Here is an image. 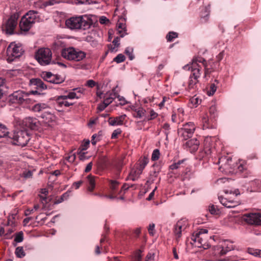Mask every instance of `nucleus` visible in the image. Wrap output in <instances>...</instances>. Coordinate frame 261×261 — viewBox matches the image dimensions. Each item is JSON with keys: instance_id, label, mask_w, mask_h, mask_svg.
Masks as SVG:
<instances>
[{"instance_id": "412c9836", "label": "nucleus", "mask_w": 261, "mask_h": 261, "mask_svg": "<svg viewBox=\"0 0 261 261\" xmlns=\"http://www.w3.org/2000/svg\"><path fill=\"white\" fill-rule=\"evenodd\" d=\"M26 19V20L32 24H34L36 21H38L39 19L38 13L36 11L30 10L22 17Z\"/></svg>"}, {"instance_id": "f257e3e1", "label": "nucleus", "mask_w": 261, "mask_h": 261, "mask_svg": "<svg viewBox=\"0 0 261 261\" xmlns=\"http://www.w3.org/2000/svg\"><path fill=\"white\" fill-rule=\"evenodd\" d=\"M37 91H31L29 92L22 90H18L14 92L9 96V101L12 103L19 104L25 107L31 109L30 105L35 102L31 96L32 94H37ZM48 108V106L44 103L35 104L31 108V110L35 112H40Z\"/></svg>"}, {"instance_id": "a878e982", "label": "nucleus", "mask_w": 261, "mask_h": 261, "mask_svg": "<svg viewBox=\"0 0 261 261\" xmlns=\"http://www.w3.org/2000/svg\"><path fill=\"white\" fill-rule=\"evenodd\" d=\"M30 84L32 86H36L37 89H40L41 90L46 89V86L44 84L43 81L40 79H32L30 80Z\"/></svg>"}, {"instance_id": "e433bc0d", "label": "nucleus", "mask_w": 261, "mask_h": 261, "mask_svg": "<svg viewBox=\"0 0 261 261\" xmlns=\"http://www.w3.org/2000/svg\"><path fill=\"white\" fill-rule=\"evenodd\" d=\"M240 204L239 201L234 200H229L227 203L225 204V207L227 208H233Z\"/></svg>"}, {"instance_id": "09e8293b", "label": "nucleus", "mask_w": 261, "mask_h": 261, "mask_svg": "<svg viewBox=\"0 0 261 261\" xmlns=\"http://www.w3.org/2000/svg\"><path fill=\"white\" fill-rule=\"evenodd\" d=\"M184 162V160H179L177 162L172 164L169 166V169L171 170H175L178 169L180 167L179 166L183 163Z\"/></svg>"}, {"instance_id": "49530a36", "label": "nucleus", "mask_w": 261, "mask_h": 261, "mask_svg": "<svg viewBox=\"0 0 261 261\" xmlns=\"http://www.w3.org/2000/svg\"><path fill=\"white\" fill-rule=\"evenodd\" d=\"M209 113L211 118H215L217 116V109L215 106H212L209 109Z\"/></svg>"}, {"instance_id": "bf43d9fd", "label": "nucleus", "mask_w": 261, "mask_h": 261, "mask_svg": "<svg viewBox=\"0 0 261 261\" xmlns=\"http://www.w3.org/2000/svg\"><path fill=\"white\" fill-rule=\"evenodd\" d=\"M236 168L240 172H243L245 170H247L246 166L242 164H240L239 165L236 164Z\"/></svg>"}, {"instance_id": "a211bd4d", "label": "nucleus", "mask_w": 261, "mask_h": 261, "mask_svg": "<svg viewBox=\"0 0 261 261\" xmlns=\"http://www.w3.org/2000/svg\"><path fill=\"white\" fill-rule=\"evenodd\" d=\"M219 66V62L208 61L204 66V77H206L209 76L211 73L217 70Z\"/></svg>"}, {"instance_id": "f3484780", "label": "nucleus", "mask_w": 261, "mask_h": 261, "mask_svg": "<svg viewBox=\"0 0 261 261\" xmlns=\"http://www.w3.org/2000/svg\"><path fill=\"white\" fill-rule=\"evenodd\" d=\"M212 144L211 143V137H206L204 140L203 149L199 153L200 158H203L210 155L212 153Z\"/></svg>"}, {"instance_id": "39448f33", "label": "nucleus", "mask_w": 261, "mask_h": 261, "mask_svg": "<svg viewBox=\"0 0 261 261\" xmlns=\"http://www.w3.org/2000/svg\"><path fill=\"white\" fill-rule=\"evenodd\" d=\"M218 164L219 169L225 174L232 173L234 172L236 163L229 157L222 156L219 159Z\"/></svg>"}, {"instance_id": "4be33fe9", "label": "nucleus", "mask_w": 261, "mask_h": 261, "mask_svg": "<svg viewBox=\"0 0 261 261\" xmlns=\"http://www.w3.org/2000/svg\"><path fill=\"white\" fill-rule=\"evenodd\" d=\"M26 19V20L32 24H34L36 21H38L39 19L38 13L36 11L30 10L22 17Z\"/></svg>"}, {"instance_id": "f8f14e48", "label": "nucleus", "mask_w": 261, "mask_h": 261, "mask_svg": "<svg viewBox=\"0 0 261 261\" xmlns=\"http://www.w3.org/2000/svg\"><path fill=\"white\" fill-rule=\"evenodd\" d=\"M117 33L119 35V37H115V47H118L120 43H119L120 38L124 37L127 34L126 29V20L123 17H120L117 21Z\"/></svg>"}, {"instance_id": "dca6fc26", "label": "nucleus", "mask_w": 261, "mask_h": 261, "mask_svg": "<svg viewBox=\"0 0 261 261\" xmlns=\"http://www.w3.org/2000/svg\"><path fill=\"white\" fill-rule=\"evenodd\" d=\"M55 103V107L56 110L58 111L61 112L62 110L60 109L64 106L66 107H68L70 106H72L73 105V103L69 102L66 101L67 99L66 96L63 95L59 96L57 97H54Z\"/></svg>"}, {"instance_id": "aec40b11", "label": "nucleus", "mask_w": 261, "mask_h": 261, "mask_svg": "<svg viewBox=\"0 0 261 261\" xmlns=\"http://www.w3.org/2000/svg\"><path fill=\"white\" fill-rule=\"evenodd\" d=\"M187 222L182 220L177 221L174 227V233L177 238H179L181 235V232L184 230L187 227Z\"/></svg>"}, {"instance_id": "5701e85b", "label": "nucleus", "mask_w": 261, "mask_h": 261, "mask_svg": "<svg viewBox=\"0 0 261 261\" xmlns=\"http://www.w3.org/2000/svg\"><path fill=\"white\" fill-rule=\"evenodd\" d=\"M109 188L108 189L105 193L103 194H98L100 197H104L107 199H109L111 200L113 199L114 198V180H109ZM95 195H97L95 194Z\"/></svg>"}, {"instance_id": "2f4dec72", "label": "nucleus", "mask_w": 261, "mask_h": 261, "mask_svg": "<svg viewBox=\"0 0 261 261\" xmlns=\"http://www.w3.org/2000/svg\"><path fill=\"white\" fill-rule=\"evenodd\" d=\"M219 84V82L217 80L214 81V83H212L210 85V90L208 92V95L209 96L213 95L215 92L216 91L217 89V85Z\"/></svg>"}, {"instance_id": "20e7f679", "label": "nucleus", "mask_w": 261, "mask_h": 261, "mask_svg": "<svg viewBox=\"0 0 261 261\" xmlns=\"http://www.w3.org/2000/svg\"><path fill=\"white\" fill-rule=\"evenodd\" d=\"M62 56L69 60H75L80 61L86 57L85 52L76 49L73 47H68L62 49L61 51Z\"/></svg>"}, {"instance_id": "603ef678", "label": "nucleus", "mask_w": 261, "mask_h": 261, "mask_svg": "<svg viewBox=\"0 0 261 261\" xmlns=\"http://www.w3.org/2000/svg\"><path fill=\"white\" fill-rule=\"evenodd\" d=\"M5 79L0 78V99H1L4 94V88L5 87Z\"/></svg>"}, {"instance_id": "473e14b6", "label": "nucleus", "mask_w": 261, "mask_h": 261, "mask_svg": "<svg viewBox=\"0 0 261 261\" xmlns=\"http://www.w3.org/2000/svg\"><path fill=\"white\" fill-rule=\"evenodd\" d=\"M116 98L118 99L119 102L115 104V106H124L128 103L127 101L123 96L118 95L116 92H115V98Z\"/></svg>"}, {"instance_id": "1a4fd4ad", "label": "nucleus", "mask_w": 261, "mask_h": 261, "mask_svg": "<svg viewBox=\"0 0 261 261\" xmlns=\"http://www.w3.org/2000/svg\"><path fill=\"white\" fill-rule=\"evenodd\" d=\"M196 126L193 122H189L183 125L181 128L178 129V135L184 140L191 138L194 133Z\"/></svg>"}, {"instance_id": "a18cd8bd", "label": "nucleus", "mask_w": 261, "mask_h": 261, "mask_svg": "<svg viewBox=\"0 0 261 261\" xmlns=\"http://www.w3.org/2000/svg\"><path fill=\"white\" fill-rule=\"evenodd\" d=\"M248 252L255 256L261 257V250L249 249Z\"/></svg>"}, {"instance_id": "338daca9", "label": "nucleus", "mask_w": 261, "mask_h": 261, "mask_svg": "<svg viewBox=\"0 0 261 261\" xmlns=\"http://www.w3.org/2000/svg\"><path fill=\"white\" fill-rule=\"evenodd\" d=\"M202 122L203 123V127L208 128H209V120L206 117H203L202 118Z\"/></svg>"}, {"instance_id": "6e6d98bb", "label": "nucleus", "mask_w": 261, "mask_h": 261, "mask_svg": "<svg viewBox=\"0 0 261 261\" xmlns=\"http://www.w3.org/2000/svg\"><path fill=\"white\" fill-rule=\"evenodd\" d=\"M155 225L154 223H151L149 225V226L148 227V231L149 232V234L151 236H153L155 234Z\"/></svg>"}, {"instance_id": "7c9ffc66", "label": "nucleus", "mask_w": 261, "mask_h": 261, "mask_svg": "<svg viewBox=\"0 0 261 261\" xmlns=\"http://www.w3.org/2000/svg\"><path fill=\"white\" fill-rule=\"evenodd\" d=\"M87 179L89 184L88 190L90 192H92L95 186V176L89 175L87 176Z\"/></svg>"}, {"instance_id": "5fc2aeb1", "label": "nucleus", "mask_w": 261, "mask_h": 261, "mask_svg": "<svg viewBox=\"0 0 261 261\" xmlns=\"http://www.w3.org/2000/svg\"><path fill=\"white\" fill-rule=\"evenodd\" d=\"M125 116H126V115H124L120 116L119 117H115V125L116 124H117V125L122 124L125 118Z\"/></svg>"}, {"instance_id": "c03bdc74", "label": "nucleus", "mask_w": 261, "mask_h": 261, "mask_svg": "<svg viewBox=\"0 0 261 261\" xmlns=\"http://www.w3.org/2000/svg\"><path fill=\"white\" fill-rule=\"evenodd\" d=\"M160 156V150L156 149L153 150L151 155V160L153 161H157L159 159Z\"/></svg>"}, {"instance_id": "f704fd0d", "label": "nucleus", "mask_w": 261, "mask_h": 261, "mask_svg": "<svg viewBox=\"0 0 261 261\" xmlns=\"http://www.w3.org/2000/svg\"><path fill=\"white\" fill-rule=\"evenodd\" d=\"M8 134V131L6 127L0 123V139L6 137Z\"/></svg>"}, {"instance_id": "37998d69", "label": "nucleus", "mask_w": 261, "mask_h": 261, "mask_svg": "<svg viewBox=\"0 0 261 261\" xmlns=\"http://www.w3.org/2000/svg\"><path fill=\"white\" fill-rule=\"evenodd\" d=\"M106 237V234H103L102 235V238H101V239L100 240V246H97L96 247V248H95V253L96 254L98 255V254H100V248L102 247V243L105 241Z\"/></svg>"}, {"instance_id": "4d7b16f0", "label": "nucleus", "mask_w": 261, "mask_h": 261, "mask_svg": "<svg viewBox=\"0 0 261 261\" xmlns=\"http://www.w3.org/2000/svg\"><path fill=\"white\" fill-rule=\"evenodd\" d=\"M125 59V57L124 55L122 54H118L116 57H115V62L117 63H121L123 61H124Z\"/></svg>"}, {"instance_id": "79ce46f5", "label": "nucleus", "mask_w": 261, "mask_h": 261, "mask_svg": "<svg viewBox=\"0 0 261 261\" xmlns=\"http://www.w3.org/2000/svg\"><path fill=\"white\" fill-rule=\"evenodd\" d=\"M100 0H76V3L79 4H97Z\"/></svg>"}, {"instance_id": "9d476101", "label": "nucleus", "mask_w": 261, "mask_h": 261, "mask_svg": "<svg viewBox=\"0 0 261 261\" xmlns=\"http://www.w3.org/2000/svg\"><path fill=\"white\" fill-rule=\"evenodd\" d=\"M18 13H14L12 15L5 24L3 25V30L7 34H12L18 24Z\"/></svg>"}, {"instance_id": "393cba45", "label": "nucleus", "mask_w": 261, "mask_h": 261, "mask_svg": "<svg viewBox=\"0 0 261 261\" xmlns=\"http://www.w3.org/2000/svg\"><path fill=\"white\" fill-rule=\"evenodd\" d=\"M189 69H191L192 72L190 75L198 80L201 74V65H197L195 64H193V65H191V66L189 67Z\"/></svg>"}, {"instance_id": "0e129e2a", "label": "nucleus", "mask_w": 261, "mask_h": 261, "mask_svg": "<svg viewBox=\"0 0 261 261\" xmlns=\"http://www.w3.org/2000/svg\"><path fill=\"white\" fill-rule=\"evenodd\" d=\"M75 159H76V155L74 153H72L71 155H70L67 157V160L70 163L74 162Z\"/></svg>"}, {"instance_id": "c756f323", "label": "nucleus", "mask_w": 261, "mask_h": 261, "mask_svg": "<svg viewBox=\"0 0 261 261\" xmlns=\"http://www.w3.org/2000/svg\"><path fill=\"white\" fill-rule=\"evenodd\" d=\"M193 173V172L190 167L186 168L181 174L182 180H184L186 179L190 178Z\"/></svg>"}, {"instance_id": "2eb2a0df", "label": "nucleus", "mask_w": 261, "mask_h": 261, "mask_svg": "<svg viewBox=\"0 0 261 261\" xmlns=\"http://www.w3.org/2000/svg\"><path fill=\"white\" fill-rule=\"evenodd\" d=\"M43 77L46 82L55 84H60L65 80L64 78L61 75L53 74L50 72L43 73Z\"/></svg>"}, {"instance_id": "cd10ccee", "label": "nucleus", "mask_w": 261, "mask_h": 261, "mask_svg": "<svg viewBox=\"0 0 261 261\" xmlns=\"http://www.w3.org/2000/svg\"><path fill=\"white\" fill-rule=\"evenodd\" d=\"M65 42L62 40L60 39H57L56 40H55V42L53 44V48L57 51L61 50V51H62V49L65 48Z\"/></svg>"}, {"instance_id": "69168bd1", "label": "nucleus", "mask_w": 261, "mask_h": 261, "mask_svg": "<svg viewBox=\"0 0 261 261\" xmlns=\"http://www.w3.org/2000/svg\"><path fill=\"white\" fill-rule=\"evenodd\" d=\"M90 144V141L89 140H86L85 141L83 144L82 145V150H86L88 147H89V145Z\"/></svg>"}, {"instance_id": "774afa93", "label": "nucleus", "mask_w": 261, "mask_h": 261, "mask_svg": "<svg viewBox=\"0 0 261 261\" xmlns=\"http://www.w3.org/2000/svg\"><path fill=\"white\" fill-rule=\"evenodd\" d=\"M96 85V83L92 80H88L86 83V86L92 88Z\"/></svg>"}, {"instance_id": "b1692460", "label": "nucleus", "mask_w": 261, "mask_h": 261, "mask_svg": "<svg viewBox=\"0 0 261 261\" xmlns=\"http://www.w3.org/2000/svg\"><path fill=\"white\" fill-rule=\"evenodd\" d=\"M23 122L27 127L31 129H36L38 128V121L36 118L32 117L26 118Z\"/></svg>"}, {"instance_id": "bb28decb", "label": "nucleus", "mask_w": 261, "mask_h": 261, "mask_svg": "<svg viewBox=\"0 0 261 261\" xmlns=\"http://www.w3.org/2000/svg\"><path fill=\"white\" fill-rule=\"evenodd\" d=\"M33 24L26 20V19L21 18L19 22V27L21 31L24 32L28 31L32 27Z\"/></svg>"}, {"instance_id": "f03ea898", "label": "nucleus", "mask_w": 261, "mask_h": 261, "mask_svg": "<svg viewBox=\"0 0 261 261\" xmlns=\"http://www.w3.org/2000/svg\"><path fill=\"white\" fill-rule=\"evenodd\" d=\"M208 230L206 229H198L195 231L191 237L193 246L198 248H203L204 249L209 248L211 245L208 243V239L211 237L207 234Z\"/></svg>"}, {"instance_id": "72a5a7b5", "label": "nucleus", "mask_w": 261, "mask_h": 261, "mask_svg": "<svg viewBox=\"0 0 261 261\" xmlns=\"http://www.w3.org/2000/svg\"><path fill=\"white\" fill-rule=\"evenodd\" d=\"M135 112L136 114H134V116L137 118H141L145 115L146 111L143 108L139 107L138 109H136Z\"/></svg>"}, {"instance_id": "58836bf2", "label": "nucleus", "mask_w": 261, "mask_h": 261, "mask_svg": "<svg viewBox=\"0 0 261 261\" xmlns=\"http://www.w3.org/2000/svg\"><path fill=\"white\" fill-rule=\"evenodd\" d=\"M124 158L123 156L122 158L117 161V162L115 163V171L120 172L121 171L122 168L124 165L123 160Z\"/></svg>"}, {"instance_id": "9b49d317", "label": "nucleus", "mask_w": 261, "mask_h": 261, "mask_svg": "<svg viewBox=\"0 0 261 261\" xmlns=\"http://www.w3.org/2000/svg\"><path fill=\"white\" fill-rule=\"evenodd\" d=\"M14 144L22 147L25 146L30 140V136L26 130H19L14 134Z\"/></svg>"}, {"instance_id": "3c124183", "label": "nucleus", "mask_w": 261, "mask_h": 261, "mask_svg": "<svg viewBox=\"0 0 261 261\" xmlns=\"http://www.w3.org/2000/svg\"><path fill=\"white\" fill-rule=\"evenodd\" d=\"M203 11L204 12V14H201V18H203L205 20V21H206L208 19V16L210 15V11L209 8L207 7H205Z\"/></svg>"}, {"instance_id": "0eeeda50", "label": "nucleus", "mask_w": 261, "mask_h": 261, "mask_svg": "<svg viewBox=\"0 0 261 261\" xmlns=\"http://www.w3.org/2000/svg\"><path fill=\"white\" fill-rule=\"evenodd\" d=\"M35 58L41 65H46L51 61L52 53L49 48L42 47L36 51Z\"/></svg>"}, {"instance_id": "13d9d810", "label": "nucleus", "mask_w": 261, "mask_h": 261, "mask_svg": "<svg viewBox=\"0 0 261 261\" xmlns=\"http://www.w3.org/2000/svg\"><path fill=\"white\" fill-rule=\"evenodd\" d=\"M219 199L221 203L224 206H225V204L227 203L229 200H230L229 198L227 197H224L223 196L219 197Z\"/></svg>"}, {"instance_id": "a19ab883", "label": "nucleus", "mask_w": 261, "mask_h": 261, "mask_svg": "<svg viewBox=\"0 0 261 261\" xmlns=\"http://www.w3.org/2000/svg\"><path fill=\"white\" fill-rule=\"evenodd\" d=\"M178 37V33L174 32H170L166 35V39L168 42H171L175 38Z\"/></svg>"}, {"instance_id": "864d4df0", "label": "nucleus", "mask_w": 261, "mask_h": 261, "mask_svg": "<svg viewBox=\"0 0 261 261\" xmlns=\"http://www.w3.org/2000/svg\"><path fill=\"white\" fill-rule=\"evenodd\" d=\"M64 96H66V99H78L80 98L79 96L77 95V94L74 92H70L68 93V94L66 95H64Z\"/></svg>"}, {"instance_id": "680f3d73", "label": "nucleus", "mask_w": 261, "mask_h": 261, "mask_svg": "<svg viewBox=\"0 0 261 261\" xmlns=\"http://www.w3.org/2000/svg\"><path fill=\"white\" fill-rule=\"evenodd\" d=\"M99 137L97 136L96 134H94L92 137L91 143L94 145L96 144L97 141H99L100 139Z\"/></svg>"}, {"instance_id": "6e6552de", "label": "nucleus", "mask_w": 261, "mask_h": 261, "mask_svg": "<svg viewBox=\"0 0 261 261\" xmlns=\"http://www.w3.org/2000/svg\"><path fill=\"white\" fill-rule=\"evenodd\" d=\"M149 161L147 156H144L142 159H140L138 163L136 164L135 168L133 169L130 172V175L132 176L133 180H135L136 178L142 173V172L148 164Z\"/></svg>"}, {"instance_id": "c85d7f7f", "label": "nucleus", "mask_w": 261, "mask_h": 261, "mask_svg": "<svg viewBox=\"0 0 261 261\" xmlns=\"http://www.w3.org/2000/svg\"><path fill=\"white\" fill-rule=\"evenodd\" d=\"M207 62L206 61V60L202 57H195L192 60L191 65H193V64H195V65H201L202 67H204Z\"/></svg>"}, {"instance_id": "423d86ee", "label": "nucleus", "mask_w": 261, "mask_h": 261, "mask_svg": "<svg viewBox=\"0 0 261 261\" xmlns=\"http://www.w3.org/2000/svg\"><path fill=\"white\" fill-rule=\"evenodd\" d=\"M23 50L21 45L15 42L11 43L7 49V56L8 62H11L16 58L20 57L23 54Z\"/></svg>"}, {"instance_id": "8fccbe9b", "label": "nucleus", "mask_w": 261, "mask_h": 261, "mask_svg": "<svg viewBox=\"0 0 261 261\" xmlns=\"http://www.w3.org/2000/svg\"><path fill=\"white\" fill-rule=\"evenodd\" d=\"M23 240V233L22 231H20L16 233L14 241L17 243H20L22 242Z\"/></svg>"}, {"instance_id": "c9c22d12", "label": "nucleus", "mask_w": 261, "mask_h": 261, "mask_svg": "<svg viewBox=\"0 0 261 261\" xmlns=\"http://www.w3.org/2000/svg\"><path fill=\"white\" fill-rule=\"evenodd\" d=\"M15 253L17 257L22 258L25 255L22 247H18L16 248Z\"/></svg>"}, {"instance_id": "4468645a", "label": "nucleus", "mask_w": 261, "mask_h": 261, "mask_svg": "<svg viewBox=\"0 0 261 261\" xmlns=\"http://www.w3.org/2000/svg\"><path fill=\"white\" fill-rule=\"evenodd\" d=\"M234 249V246L232 242L227 240L224 242L223 245L215 247V255H223Z\"/></svg>"}, {"instance_id": "6ab92c4d", "label": "nucleus", "mask_w": 261, "mask_h": 261, "mask_svg": "<svg viewBox=\"0 0 261 261\" xmlns=\"http://www.w3.org/2000/svg\"><path fill=\"white\" fill-rule=\"evenodd\" d=\"M199 145V141L197 139L193 138L187 141L184 146L185 149L190 152L194 153L197 150Z\"/></svg>"}, {"instance_id": "ddd939ff", "label": "nucleus", "mask_w": 261, "mask_h": 261, "mask_svg": "<svg viewBox=\"0 0 261 261\" xmlns=\"http://www.w3.org/2000/svg\"><path fill=\"white\" fill-rule=\"evenodd\" d=\"M242 219L250 225H261L260 213H248L243 215Z\"/></svg>"}, {"instance_id": "4c0bfd02", "label": "nucleus", "mask_w": 261, "mask_h": 261, "mask_svg": "<svg viewBox=\"0 0 261 261\" xmlns=\"http://www.w3.org/2000/svg\"><path fill=\"white\" fill-rule=\"evenodd\" d=\"M69 196V193L68 192H66L64 193L58 199H56L55 201V204H59L60 203L62 202L65 200H66Z\"/></svg>"}, {"instance_id": "7ed1b4c3", "label": "nucleus", "mask_w": 261, "mask_h": 261, "mask_svg": "<svg viewBox=\"0 0 261 261\" xmlns=\"http://www.w3.org/2000/svg\"><path fill=\"white\" fill-rule=\"evenodd\" d=\"M65 24L67 28L71 30H86L90 28L92 22L87 16H76L67 19Z\"/></svg>"}, {"instance_id": "de8ad7c7", "label": "nucleus", "mask_w": 261, "mask_h": 261, "mask_svg": "<svg viewBox=\"0 0 261 261\" xmlns=\"http://www.w3.org/2000/svg\"><path fill=\"white\" fill-rule=\"evenodd\" d=\"M208 210L211 214L213 215H217L219 214V210L217 208V206L214 204L210 205Z\"/></svg>"}, {"instance_id": "ea45409f", "label": "nucleus", "mask_w": 261, "mask_h": 261, "mask_svg": "<svg viewBox=\"0 0 261 261\" xmlns=\"http://www.w3.org/2000/svg\"><path fill=\"white\" fill-rule=\"evenodd\" d=\"M199 82V80L190 76L188 87L189 89H194V86Z\"/></svg>"}, {"instance_id": "052dcab7", "label": "nucleus", "mask_w": 261, "mask_h": 261, "mask_svg": "<svg viewBox=\"0 0 261 261\" xmlns=\"http://www.w3.org/2000/svg\"><path fill=\"white\" fill-rule=\"evenodd\" d=\"M99 21L101 24H107L109 23V20L105 16H101Z\"/></svg>"}, {"instance_id": "e2e57ef3", "label": "nucleus", "mask_w": 261, "mask_h": 261, "mask_svg": "<svg viewBox=\"0 0 261 261\" xmlns=\"http://www.w3.org/2000/svg\"><path fill=\"white\" fill-rule=\"evenodd\" d=\"M158 114L155 112L153 110H151L150 112V116L148 118V120H152L158 116Z\"/></svg>"}]
</instances>
